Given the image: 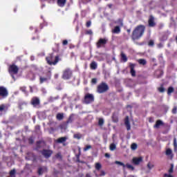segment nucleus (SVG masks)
Here are the masks:
<instances>
[{"label":"nucleus","instance_id":"nucleus-1","mask_svg":"<svg viewBox=\"0 0 177 177\" xmlns=\"http://www.w3.org/2000/svg\"><path fill=\"white\" fill-rule=\"evenodd\" d=\"M145 30H146V26H145L144 25L137 26L133 29L131 34L132 41H138V39H140L143 37V34H145Z\"/></svg>","mask_w":177,"mask_h":177},{"label":"nucleus","instance_id":"nucleus-2","mask_svg":"<svg viewBox=\"0 0 177 177\" xmlns=\"http://www.w3.org/2000/svg\"><path fill=\"white\" fill-rule=\"evenodd\" d=\"M46 60L49 66H56L59 63V55L55 56V54L50 53L46 57Z\"/></svg>","mask_w":177,"mask_h":177},{"label":"nucleus","instance_id":"nucleus-3","mask_svg":"<svg viewBox=\"0 0 177 177\" xmlns=\"http://www.w3.org/2000/svg\"><path fill=\"white\" fill-rule=\"evenodd\" d=\"M109 89H110L109 84L104 82H102L97 85L96 92L97 93H106V92H108Z\"/></svg>","mask_w":177,"mask_h":177},{"label":"nucleus","instance_id":"nucleus-4","mask_svg":"<svg viewBox=\"0 0 177 177\" xmlns=\"http://www.w3.org/2000/svg\"><path fill=\"white\" fill-rule=\"evenodd\" d=\"M52 78V71H48L44 73V76H39V84H44V82H48Z\"/></svg>","mask_w":177,"mask_h":177},{"label":"nucleus","instance_id":"nucleus-5","mask_svg":"<svg viewBox=\"0 0 177 177\" xmlns=\"http://www.w3.org/2000/svg\"><path fill=\"white\" fill-rule=\"evenodd\" d=\"M93 102H95V96L93 94L88 93L84 95V103L85 104H91V103H93Z\"/></svg>","mask_w":177,"mask_h":177},{"label":"nucleus","instance_id":"nucleus-6","mask_svg":"<svg viewBox=\"0 0 177 177\" xmlns=\"http://www.w3.org/2000/svg\"><path fill=\"white\" fill-rule=\"evenodd\" d=\"M73 77V71L70 68H66L64 71L62 78L63 80H70Z\"/></svg>","mask_w":177,"mask_h":177},{"label":"nucleus","instance_id":"nucleus-7","mask_svg":"<svg viewBox=\"0 0 177 177\" xmlns=\"http://www.w3.org/2000/svg\"><path fill=\"white\" fill-rule=\"evenodd\" d=\"M9 95V92L8 89L5 88V86H0V100L1 99H5V97H8Z\"/></svg>","mask_w":177,"mask_h":177},{"label":"nucleus","instance_id":"nucleus-8","mask_svg":"<svg viewBox=\"0 0 177 177\" xmlns=\"http://www.w3.org/2000/svg\"><path fill=\"white\" fill-rule=\"evenodd\" d=\"M40 153L44 158H50L52 154H53V151L50 149H43Z\"/></svg>","mask_w":177,"mask_h":177},{"label":"nucleus","instance_id":"nucleus-9","mask_svg":"<svg viewBox=\"0 0 177 177\" xmlns=\"http://www.w3.org/2000/svg\"><path fill=\"white\" fill-rule=\"evenodd\" d=\"M106 44H107V39L100 38L96 43V47L97 48V49H100V48H104Z\"/></svg>","mask_w":177,"mask_h":177},{"label":"nucleus","instance_id":"nucleus-10","mask_svg":"<svg viewBox=\"0 0 177 177\" xmlns=\"http://www.w3.org/2000/svg\"><path fill=\"white\" fill-rule=\"evenodd\" d=\"M129 67L130 68V74L131 77H136V71H135V68L136 67V64H129Z\"/></svg>","mask_w":177,"mask_h":177},{"label":"nucleus","instance_id":"nucleus-11","mask_svg":"<svg viewBox=\"0 0 177 177\" xmlns=\"http://www.w3.org/2000/svg\"><path fill=\"white\" fill-rule=\"evenodd\" d=\"M30 104L33 107H37V106H39L41 104V101L39 100V98L37 97H33L30 101Z\"/></svg>","mask_w":177,"mask_h":177},{"label":"nucleus","instance_id":"nucleus-12","mask_svg":"<svg viewBox=\"0 0 177 177\" xmlns=\"http://www.w3.org/2000/svg\"><path fill=\"white\" fill-rule=\"evenodd\" d=\"M9 71L12 74H17L19 73V67L15 64H12L9 67Z\"/></svg>","mask_w":177,"mask_h":177},{"label":"nucleus","instance_id":"nucleus-13","mask_svg":"<svg viewBox=\"0 0 177 177\" xmlns=\"http://www.w3.org/2000/svg\"><path fill=\"white\" fill-rule=\"evenodd\" d=\"M140 162H143V158L142 157H139V158L134 157V158H133L132 164H133V165H139V164H140Z\"/></svg>","mask_w":177,"mask_h":177},{"label":"nucleus","instance_id":"nucleus-14","mask_svg":"<svg viewBox=\"0 0 177 177\" xmlns=\"http://www.w3.org/2000/svg\"><path fill=\"white\" fill-rule=\"evenodd\" d=\"M148 26L149 27H156V22L154 21V17L153 15L149 16Z\"/></svg>","mask_w":177,"mask_h":177},{"label":"nucleus","instance_id":"nucleus-15","mask_svg":"<svg viewBox=\"0 0 177 177\" xmlns=\"http://www.w3.org/2000/svg\"><path fill=\"white\" fill-rule=\"evenodd\" d=\"M124 124L127 131H131V123L129 122V117L126 116L124 119Z\"/></svg>","mask_w":177,"mask_h":177},{"label":"nucleus","instance_id":"nucleus-16","mask_svg":"<svg viewBox=\"0 0 177 177\" xmlns=\"http://www.w3.org/2000/svg\"><path fill=\"white\" fill-rule=\"evenodd\" d=\"M66 3H67V0H57V5L59 6V8H64Z\"/></svg>","mask_w":177,"mask_h":177},{"label":"nucleus","instance_id":"nucleus-17","mask_svg":"<svg viewBox=\"0 0 177 177\" xmlns=\"http://www.w3.org/2000/svg\"><path fill=\"white\" fill-rule=\"evenodd\" d=\"M164 125V122H162L161 120H158L156 122V124L153 125V128H156V129H160V127H162Z\"/></svg>","mask_w":177,"mask_h":177},{"label":"nucleus","instance_id":"nucleus-18","mask_svg":"<svg viewBox=\"0 0 177 177\" xmlns=\"http://www.w3.org/2000/svg\"><path fill=\"white\" fill-rule=\"evenodd\" d=\"M42 145H45L44 141H42V140L37 141L35 150H37L38 151V150H39V149L42 148Z\"/></svg>","mask_w":177,"mask_h":177},{"label":"nucleus","instance_id":"nucleus-19","mask_svg":"<svg viewBox=\"0 0 177 177\" xmlns=\"http://www.w3.org/2000/svg\"><path fill=\"white\" fill-rule=\"evenodd\" d=\"M112 121L113 122L117 123L118 122V112H113L112 114Z\"/></svg>","mask_w":177,"mask_h":177},{"label":"nucleus","instance_id":"nucleus-20","mask_svg":"<svg viewBox=\"0 0 177 177\" xmlns=\"http://www.w3.org/2000/svg\"><path fill=\"white\" fill-rule=\"evenodd\" d=\"M75 114L74 113H71L70 115H69V117H68V120H67V121H66V124H71L73 121H74V117H75Z\"/></svg>","mask_w":177,"mask_h":177},{"label":"nucleus","instance_id":"nucleus-21","mask_svg":"<svg viewBox=\"0 0 177 177\" xmlns=\"http://www.w3.org/2000/svg\"><path fill=\"white\" fill-rule=\"evenodd\" d=\"M67 141V137H61L56 140V143H65Z\"/></svg>","mask_w":177,"mask_h":177},{"label":"nucleus","instance_id":"nucleus-22","mask_svg":"<svg viewBox=\"0 0 177 177\" xmlns=\"http://www.w3.org/2000/svg\"><path fill=\"white\" fill-rule=\"evenodd\" d=\"M120 56L122 62H123L124 63H127L128 62V57H127L125 53H124V52H121Z\"/></svg>","mask_w":177,"mask_h":177},{"label":"nucleus","instance_id":"nucleus-23","mask_svg":"<svg viewBox=\"0 0 177 177\" xmlns=\"http://www.w3.org/2000/svg\"><path fill=\"white\" fill-rule=\"evenodd\" d=\"M113 34H120L121 32V28L119 26H115L112 30Z\"/></svg>","mask_w":177,"mask_h":177},{"label":"nucleus","instance_id":"nucleus-24","mask_svg":"<svg viewBox=\"0 0 177 177\" xmlns=\"http://www.w3.org/2000/svg\"><path fill=\"white\" fill-rule=\"evenodd\" d=\"M90 68L91 70H96L97 68V64L95 61L92 62L90 64Z\"/></svg>","mask_w":177,"mask_h":177},{"label":"nucleus","instance_id":"nucleus-25","mask_svg":"<svg viewBox=\"0 0 177 177\" xmlns=\"http://www.w3.org/2000/svg\"><path fill=\"white\" fill-rule=\"evenodd\" d=\"M56 118L57 120H58V121H62V120L64 118V113H57L56 115Z\"/></svg>","mask_w":177,"mask_h":177},{"label":"nucleus","instance_id":"nucleus-26","mask_svg":"<svg viewBox=\"0 0 177 177\" xmlns=\"http://www.w3.org/2000/svg\"><path fill=\"white\" fill-rule=\"evenodd\" d=\"M166 156H168L169 157H171L172 158L174 157V155L172 154V149H167L165 152Z\"/></svg>","mask_w":177,"mask_h":177},{"label":"nucleus","instance_id":"nucleus-27","mask_svg":"<svg viewBox=\"0 0 177 177\" xmlns=\"http://www.w3.org/2000/svg\"><path fill=\"white\" fill-rule=\"evenodd\" d=\"M139 64H141V66H146L147 64V61L145 59H140L138 60Z\"/></svg>","mask_w":177,"mask_h":177},{"label":"nucleus","instance_id":"nucleus-28","mask_svg":"<svg viewBox=\"0 0 177 177\" xmlns=\"http://www.w3.org/2000/svg\"><path fill=\"white\" fill-rule=\"evenodd\" d=\"M82 138V134L77 133H75L73 135V138L74 139H77L78 140H80V139H81Z\"/></svg>","mask_w":177,"mask_h":177},{"label":"nucleus","instance_id":"nucleus-29","mask_svg":"<svg viewBox=\"0 0 177 177\" xmlns=\"http://www.w3.org/2000/svg\"><path fill=\"white\" fill-rule=\"evenodd\" d=\"M175 89L172 86H169L167 89V95L169 96L171 93H174Z\"/></svg>","mask_w":177,"mask_h":177},{"label":"nucleus","instance_id":"nucleus-30","mask_svg":"<svg viewBox=\"0 0 177 177\" xmlns=\"http://www.w3.org/2000/svg\"><path fill=\"white\" fill-rule=\"evenodd\" d=\"M158 91L160 93H164V92H165V88H164V84H161L160 87L158 88Z\"/></svg>","mask_w":177,"mask_h":177},{"label":"nucleus","instance_id":"nucleus-31","mask_svg":"<svg viewBox=\"0 0 177 177\" xmlns=\"http://www.w3.org/2000/svg\"><path fill=\"white\" fill-rule=\"evenodd\" d=\"M109 149H110L111 151H114V150H115V149H117V146L115 145V144L112 143L110 145Z\"/></svg>","mask_w":177,"mask_h":177},{"label":"nucleus","instance_id":"nucleus-32","mask_svg":"<svg viewBox=\"0 0 177 177\" xmlns=\"http://www.w3.org/2000/svg\"><path fill=\"white\" fill-rule=\"evenodd\" d=\"M6 110H8V107L5 104L0 105V111H6Z\"/></svg>","mask_w":177,"mask_h":177},{"label":"nucleus","instance_id":"nucleus-33","mask_svg":"<svg viewBox=\"0 0 177 177\" xmlns=\"http://www.w3.org/2000/svg\"><path fill=\"white\" fill-rule=\"evenodd\" d=\"M104 124V120H103V118H100L98 120L99 127H103Z\"/></svg>","mask_w":177,"mask_h":177},{"label":"nucleus","instance_id":"nucleus-34","mask_svg":"<svg viewBox=\"0 0 177 177\" xmlns=\"http://www.w3.org/2000/svg\"><path fill=\"white\" fill-rule=\"evenodd\" d=\"M81 156V151H79V153L77 154H76V160H77V162H82V161H81L80 160V157Z\"/></svg>","mask_w":177,"mask_h":177},{"label":"nucleus","instance_id":"nucleus-35","mask_svg":"<svg viewBox=\"0 0 177 177\" xmlns=\"http://www.w3.org/2000/svg\"><path fill=\"white\" fill-rule=\"evenodd\" d=\"M101 169L102 165L99 162L95 163V169H97V171H100Z\"/></svg>","mask_w":177,"mask_h":177},{"label":"nucleus","instance_id":"nucleus-36","mask_svg":"<svg viewBox=\"0 0 177 177\" xmlns=\"http://www.w3.org/2000/svg\"><path fill=\"white\" fill-rule=\"evenodd\" d=\"M126 167L127 168H128V169H131V171H135V167L129 163L126 164Z\"/></svg>","mask_w":177,"mask_h":177},{"label":"nucleus","instance_id":"nucleus-37","mask_svg":"<svg viewBox=\"0 0 177 177\" xmlns=\"http://www.w3.org/2000/svg\"><path fill=\"white\" fill-rule=\"evenodd\" d=\"M117 23L118 24H119L120 27H124V21H122V19H118Z\"/></svg>","mask_w":177,"mask_h":177},{"label":"nucleus","instance_id":"nucleus-38","mask_svg":"<svg viewBox=\"0 0 177 177\" xmlns=\"http://www.w3.org/2000/svg\"><path fill=\"white\" fill-rule=\"evenodd\" d=\"M131 150H136L138 149V145L136 143H133L131 145Z\"/></svg>","mask_w":177,"mask_h":177},{"label":"nucleus","instance_id":"nucleus-39","mask_svg":"<svg viewBox=\"0 0 177 177\" xmlns=\"http://www.w3.org/2000/svg\"><path fill=\"white\" fill-rule=\"evenodd\" d=\"M115 164H117L118 165H121L122 167H123V168H125L126 165L125 164H124L122 162H120V161H115Z\"/></svg>","mask_w":177,"mask_h":177},{"label":"nucleus","instance_id":"nucleus-40","mask_svg":"<svg viewBox=\"0 0 177 177\" xmlns=\"http://www.w3.org/2000/svg\"><path fill=\"white\" fill-rule=\"evenodd\" d=\"M168 172H169V174H170V175H171V174H174V165L173 164L171 165V167L168 170Z\"/></svg>","mask_w":177,"mask_h":177},{"label":"nucleus","instance_id":"nucleus-41","mask_svg":"<svg viewBox=\"0 0 177 177\" xmlns=\"http://www.w3.org/2000/svg\"><path fill=\"white\" fill-rule=\"evenodd\" d=\"M91 149H92V145H86L83 150L84 151H88Z\"/></svg>","mask_w":177,"mask_h":177},{"label":"nucleus","instance_id":"nucleus-42","mask_svg":"<svg viewBox=\"0 0 177 177\" xmlns=\"http://www.w3.org/2000/svg\"><path fill=\"white\" fill-rule=\"evenodd\" d=\"M174 150L176 151L177 150V142H176V138H174Z\"/></svg>","mask_w":177,"mask_h":177},{"label":"nucleus","instance_id":"nucleus-43","mask_svg":"<svg viewBox=\"0 0 177 177\" xmlns=\"http://www.w3.org/2000/svg\"><path fill=\"white\" fill-rule=\"evenodd\" d=\"M86 35H92L93 34V32H92V30H86L85 32Z\"/></svg>","mask_w":177,"mask_h":177},{"label":"nucleus","instance_id":"nucleus-44","mask_svg":"<svg viewBox=\"0 0 177 177\" xmlns=\"http://www.w3.org/2000/svg\"><path fill=\"white\" fill-rule=\"evenodd\" d=\"M147 167L149 168V169H151L154 168V165L151 164V162H149L147 164Z\"/></svg>","mask_w":177,"mask_h":177},{"label":"nucleus","instance_id":"nucleus-45","mask_svg":"<svg viewBox=\"0 0 177 177\" xmlns=\"http://www.w3.org/2000/svg\"><path fill=\"white\" fill-rule=\"evenodd\" d=\"M148 45L149 46H154V41L153 40H149V41L148 42Z\"/></svg>","mask_w":177,"mask_h":177},{"label":"nucleus","instance_id":"nucleus-46","mask_svg":"<svg viewBox=\"0 0 177 177\" xmlns=\"http://www.w3.org/2000/svg\"><path fill=\"white\" fill-rule=\"evenodd\" d=\"M172 114H176L177 113V107L174 106L173 109L171 110Z\"/></svg>","mask_w":177,"mask_h":177},{"label":"nucleus","instance_id":"nucleus-47","mask_svg":"<svg viewBox=\"0 0 177 177\" xmlns=\"http://www.w3.org/2000/svg\"><path fill=\"white\" fill-rule=\"evenodd\" d=\"M91 83L93 84L94 85L96 84H97V79H96V78H93V79L91 80Z\"/></svg>","mask_w":177,"mask_h":177},{"label":"nucleus","instance_id":"nucleus-48","mask_svg":"<svg viewBox=\"0 0 177 177\" xmlns=\"http://www.w3.org/2000/svg\"><path fill=\"white\" fill-rule=\"evenodd\" d=\"M91 24H92V22L91 21H88L86 24V26L87 27V28H89Z\"/></svg>","mask_w":177,"mask_h":177},{"label":"nucleus","instance_id":"nucleus-49","mask_svg":"<svg viewBox=\"0 0 177 177\" xmlns=\"http://www.w3.org/2000/svg\"><path fill=\"white\" fill-rule=\"evenodd\" d=\"M28 143L29 145H32L34 143V139L32 138H28Z\"/></svg>","mask_w":177,"mask_h":177},{"label":"nucleus","instance_id":"nucleus-50","mask_svg":"<svg viewBox=\"0 0 177 177\" xmlns=\"http://www.w3.org/2000/svg\"><path fill=\"white\" fill-rule=\"evenodd\" d=\"M163 177H174V175L169 174H164Z\"/></svg>","mask_w":177,"mask_h":177},{"label":"nucleus","instance_id":"nucleus-51","mask_svg":"<svg viewBox=\"0 0 177 177\" xmlns=\"http://www.w3.org/2000/svg\"><path fill=\"white\" fill-rule=\"evenodd\" d=\"M62 44L64 45V46H66V45H68V41H67L66 39L62 41Z\"/></svg>","mask_w":177,"mask_h":177},{"label":"nucleus","instance_id":"nucleus-52","mask_svg":"<svg viewBox=\"0 0 177 177\" xmlns=\"http://www.w3.org/2000/svg\"><path fill=\"white\" fill-rule=\"evenodd\" d=\"M42 171H43V169H42V168H39V169H38V174L39 175H42Z\"/></svg>","mask_w":177,"mask_h":177},{"label":"nucleus","instance_id":"nucleus-53","mask_svg":"<svg viewBox=\"0 0 177 177\" xmlns=\"http://www.w3.org/2000/svg\"><path fill=\"white\" fill-rule=\"evenodd\" d=\"M164 45L162 44V43H160L158 44V48L159 49H161V48H163Z\"/></svg>","mask_w":177,"mask_h":177},{"label":"nucleus","instance_id":"nucleus-54","mask_svg":"<svg viewBox=\"0 0 177 177\" xmlns=\"http://www.w3.org/2000/svg\"><path fill=\"white\" fill-rule=\"evenodd\" d=\"M20 91H21L22 92H26V86L20 87Z\"/></svg>","mask_w":177,"mask_h":177},{"label":"nucleus","instance_id":"nucleus-55","mask_svg":"<svg viewBox=\"0 0 177 177\" xmlns=\"http://www.w3.org/2000/svg\"><path fill=\"white\" fill-rule=\"evenodd\" d=\"M104 175H106V172H104V171H101L100 176H104Z\"/></svg>","mask_w":177,"mask_h":177},{"label":"nucleus","instance_id":"nucleus-56","mask_svg":"<svg viewBox=\"0 0 177 177\" xmlns=\"http://www.w3.org/2000/svg\"><path fill=\"white\" fill-rule=\"evenodd\" d=\"M107 7H108L109 9H111V8H113V4H111V3L107 4Z\"/></svg>","mask_w":177,"mask_h":177},{"label":"nucleus","instance_id":"nucleus-57","mask_svg":"<svg viewBox=\"0 0 177 177\" xmlns=\"http://www.w3.org/2000/svg\"><path fill=\"white\" fill-rule=\"evenodd\" d=\"M105 157H106V158H110V154L109 153H105Z\"/></svg>","mask_w":177,"mask_h":177},{"label":"nucleus","instance_id":"nucleus-58","mask_svg":"<svg viewBox=\"0 0 177 177\" xmlns=\"http://www.w3.org/2000/svg\"><path fill=\"white\" fill-rule=\"evenodd\" d=\"M127 32H128V34H131V29H127Z\"/></svg>","mask_w":177,"mask_h":177},{"label":"nucleus","instance_id":"nucleus-59","mask_svg":"<svg viewBox=\"0 0 177 177\" xmlns=\"http://www.w3.org/2000/svg\"><path fill=\"white\" fill-rule=\"evenodd\" d=\"M17 8H15L14 12H17Z\"/></svg>","mask_w":177,"mask_h":177},{"label":"nucleus","instance_id":"nucleus-60","mask_svg":"<svg viewBox=\"0 0 177 177\" xmlns=\"http://www.w3.org/2000/svg\"><path fill=\"white\" fill-rule=\"evenodd\" d=\"M60 156V153H57L56 157H59Z\"/></svg>","mask_w":177,"mask_h":177},{"label":"nucleus","instance_id":"nucleus-61","mask_svg":"<svg viewBox=\"0 0 177 177\" xmlns=\"http://www.w3.org/2000/svg\"><path fill=\"white\" fill-rule=\"evenodd\" d=\"M2 138V134L0 133V138Z\"/></svg>","mask_w":177,"mask_h":177},{"label":"nucleus","instance_id":"nucleus-62","mask_svg":"<svg viewBox=\"0 0 177 177\" xmlns=\"http://www.w3.org/2000/svg\"><path fill=\"white\" fill-rule=\"evenodd\" d=\"M37 31H38V30H35V32H37Z\"/></svg>","mask_w":177,"mask_h":177},{"label":"nucleus","instance_id":"nucleus-63","mask_svg":"<svg viewBox=\"0 0 177 177\" xmlns=\"http://www.w3.org/2000/svg\"><path fill=\"white\" fill-rule=\"evenodd\" d=\"M32 39H35V37H33V38H32Z\"/></svg>","mask_w":177,"mask_h":177},{"label":"nucleus","instance_id":"nucleus-64","mask_svg":"<svg viewBox=\"0 0 177 177\" xmlns=\"http://www.w3.org/2000/svg\"><path fill=\"white\" fill-rule=\"evenodd\" d=\"M63 145H64V146H66V144H64Z\"/></svg>","mask_w":177,"mask_h":177}]
</instances>
